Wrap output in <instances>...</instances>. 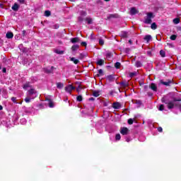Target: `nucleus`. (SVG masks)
I'll return each instance as SVG.
<instances>
[{
	"label": "nucleus",
	"mask_w": 181,
	"mask_h": 181,
	"mask_svg": "<svg viewBox=\"0 0 181 181\" xmlns=\"http://www.w3.org/2000/svg\"><path fill=\"white\" fill-rule=\"evenodd\" d=\"M98 73L99 74H103V69H99Z\"/></svg>",
	"instance_id": "obj_46"
},
{
	"label": "nucleus",
	"mask_w": 181,
	"mask_h": 181,
	"mask_svg": "<svg viewBox=\"0 0 181 181\" xmlns=\"http://www.w3.org/2000/svg\"><path fill=\"white\" fill-rule=\"evenodd\" d=\"M141 66H142V64L141 63V62L137 61V62H136V66H137V67H141Z\"/></svg>",
	"instance_id": "obj_35"
},
{
	"label": "nucleus",
	"mask_w": 181,
	"mask_h": 181,
	"mask_svg": "<svg viewBox=\"0 0 181 181\" xmlns=\"http://www.w3.org/2000/svg\"><path fill=\"white\" fill-rule=\"evenodd\" d=\"M56 53H57V54H63L64 53V52L57 50Z\"/></svg>",
	"instance_id": "obj_40"
},
{
	"label": "nucleus",
	"mask_w": 181,
	"mask_h": 181,
	"mask_svg": "<svg viewBox=\"0 0 181 181\" xmlns=\"http://www.w3.org/2000/svg\"><path fill=\"white\" fill-rule=\"evenodd\" d=\"M3 73H6V69L5 68L3 69Z\"/></svg>",
	"instance_id": "obj_48"
},
{
	"label": "nucleus",
	"mask_w": 181,
	"mask_h": 181,
	"mask_svg": "<svg viewBox=\"0 0 181 181\" xmlns=\"http://www.w3.org/2000/svg\"><path fill=\"white\" fill-rule=\"evenodd\" d=\"M115 67L116 69H119V67H121V63H119V62H116V63L115 64Z\"/></svg>",
	"instance_id": "obj_26"
},
{
	"label": "nucleus",
	"mask_w": 181,
	"mask_h": 181,
	"mask_svg": "<svg viewBox=\"0 0 181 181\" xmlns=\"http://www.w3.org/2000/svg\"><path fill=\"white\" fill-rule=\"evenodd\" d=\"M112 107L115 110H119V108H121V103H114L112 104Z\"/></svg>",
	"instance_id": "obj_5"
},
{
	"label": "nucleus",
	"mask_w": 181,
	"mask_h": 181,
	"mask_svg": "<svg viewBox=\"0 0 181 181\" xmlns=\"http://www.w3.org/2000/svg\"><path fill=\"white\" fill-rule=\"evenodd\" d=\"M111 56H112V54H111V52H108L107 54H106V57L107 59H110L111 57Z\"/></svg>",
	"instance_id": "obj_39"
},
{
	"label": "nucleus",
	"mask_w": 181,
	"mask_h": 181,
	"mask_svg": "<svg viewBox=\"0 0 181 181\" xmlns=\"http://www.w3.org/2000/svg\"><path fill=\"white\" fill-rule=\"evenodd\" d=\"M90 100H94V98H90Z\"/></svg>",
	"instance_id": "obj_54"
},
{
	"label": "nucleus",
	"mask_w": 181,
	"mask_h": 181,
	"mask_svg": "<svg viewBox=\"0 0 181 181\" xmlns=\"http://www.w3.org/2000/svg\"><path fill=\"white\" fill-rule=\"evenodd\" d=\"M136 74H138L137 72H132L129 74V77L132 78V77H134V76H136Z\"/></svg>",
	"instance_id": "obj_29"
},
{
	"label": "nucleus",
	"mask_w": 181,
	"mask_h": 181,
	"mask_svg": "<svg viewBox=\"0 0 181 181\" xmlns=\"http://www.w3.org/2000/svg\"><path fill=\"white\" fill-rule=\"evenodd\" d=\"M151 29H153V30H155V29H156V28H158V26L156 25V23H153L151 25Z\"/></svg>",
	"instance_id": "obj_22"
},
{
	"label": "nucleus",
	"mask_w": 181,
	"mask_h": 181,
	"mask_svg": "<svg viewBox=\"0 0 181 181\" xmlns=\"http://www.w3.org/2000/svg\"><path fill=\"white\" fill-rule=\"evenodd\" d=\"M48 104L50 108H53V107H54V103H53V101H52V100H48Z\"/></svg>",
	"instance_id": "obj_17"
},
{
	"label": "nucleus",
	"mask_w": 181,
	"mask_h": 181,
	"mask_svg": "<svg viewBox=\"0 0 181 181\" xmlns=\"http://www.w3.org/2000/svg\"><path fill=\"white\" fill-rule=\"evenodd\" d=\"M30 87V83H26L23 86V88L24 90H28Z\"/></svg>",
	"instance_id": "obj_16"
},
{
	"label": "nucleus",
	"mask_w": 181,
	"mask_h": 181,
	"mask_svg": "<svg viewBox=\"0 0 181 181\" xmlns=\"http://www.w3.org/2000/svg\"><path fill=\"white\" fill-rule=\"evenodd\" d=\"M81 45V46H87V42H82Z\"/></svg>",
	"instance_id": "obj_41"
},
{
	"label": "nucleus",
	"mask_w": 181,
	"mask_h": 181,
	"mask_svg": "<svg viewBox=\"0 0 181 181\" xmlns=\"http://www.w3.org/2000/svg\"><path fill=\"white\" fill-rule=\"evenodd\" d=\"M128 124H129V125H132L134 124V119H128Z\"/></svg>",
	"instance_id": "obj_33"
},
{
	"label": "nucleus",
	"mask_w": 181,
	"mask_h": 181,
	"mask_svg": "<svg viewBox=\"0 0 181 181\" xmlns=\"http://www.w3.org/2000/svg\"><path fill=\"white\" fill-rule=\"evenodd\" d=\"M158 110L159 111H163V110H165V106L163 105H160Z\"/></svg>",
	"instance_id": "obj_36"
},
{
	"label": "nucleus",
	"mask_w": 181,
	"mask_h": 181,
	"mask_svg": "<svg viewBox=\"0 0 181 181\" xmlns=\"http://www.w3.org/2000/svg\"><path fill=\"white\" fill-rule=\"evenodd\" d=\"M115 139L116 141H119V139H121V134H116Z\"/></svg>",
	"instance_id": "obj_32"
},
{
	"label": "nucleus",
	"mask_w": 181,
	"mask_h": 181,
	"mask_svg": "<svg viewBox=\"0 0 181 181\" xmlns=\"http://www.w3.org/2000/svg\"><path fill=\"white\" fill-rule=\"evenodd\" d=\"M71 43H77L80 42V39H78V37H74L71 39Z\"/></svg>",
	"instance_id": "obj_11"
},
{
	"label": "nucleus",
	"mask_w": 181,
	"mask_h": 181,
	"mask_svg": "<svg viewBox=\"0 0 181 181\" xmlns=\"http://www.w3.org/2000/svg\"><path fill=\"white\" fill-rule=\"evenodd\" d=\"M176 37H177V36H176V35H173L170 36V39L171 40H176Z\"/></svg>",
	"instance_id": "obj_31"
},
{
	"label": "nucleus",
	"mask_w": 181,
	"mask_h": 181,
	"mask_svg": "<svg viewBox=\"0 0 181 181\" xmlns=\"http://www.w3.org/2000/svg\"><path fill=\"white\" fill-rule=\"evenodd\" d=\"M45 73H52L53 71V66L51 67V69H45Z\"/></svg>",
	"instance_id": "obj_27"
},
{
	"label": "nucleus",
	"mask_w": 181,
	"mask_h": 181,
	"mask_svg": "<svg viewBox=\"0 0 181 181\" xmlns=\"http://www.w3.org/2000/svg\"><path fill=\"white\" fill-rule=\"evenodd\" d=\"M110 18H114V15H110Z\"/></svg>",
	"instance_id": "obj_51"
},
{
	"label": "nucleus",
	"mask_w": 181,
	"mask_h": 181,
	"mask_svg": "<svg viewBox=\"0 0 181 181\" xmlns=\"http://www.w3.org/2000/svg\"><path fill=\"white\" fill-rule=\"evenodd\" d=\"M158 132H162V131H163V129H162V127H158Z\"/></svg>",
	"instance_id": "obj_43"
},
{
	"label": "nucleus",
	"mask_w": 181,
	"mask_h": 181,
	"mask_svg": "<svg viewBox=\"0 0 181 181\" xmlns=\"http://www.w3.org/2000/svg\"><path fill=\"white\" fill-rule=\"evenodd\" d=\"M129 132V129L127 127H122L120 129V134H122V135H128Z\"/></svg>",
	"instance_id": "obj_4"
},
{
	"label": "nucleus",
	"mask_w": 181,
	"mask_h": 181,
	"mask_svg": "<svg viewBox=\"0 0 181 181\" xmlns=\"http://www.w3.org/2000/svg\"><path fill=\"white\" fill-rule=\"evenodd\" d=\"M23 52H26V50L24 49V50H23Z\"/></svg>",
	"instance_id": "obj_56"
},
{
	"label": "nucleus",
	"mask_w": 181,
	"mask_h": 181,
	"mask_svg": "<svg viewBox=\"0 0 181 181\" xmlns=\"http://www.w3.org/2000/svg\"><path fill=\"white\" fill-rule=\"evenodd\" d=\"M179 22H180V19L179 18H175L173 20V23L175 24V25H177V23H179Z\"/></svg>",
	"instance_id": "obj_30"
},
{
	"label": "nucleus",
	"mask_w": 181,
	"mask_h": 181,
	"mask_svg": "<svg viewBox=\"0 0 181 181\" xmlns=\"http://www.w3.org/2000/svg\"><path fill=\"white\" fill-rule=\"evenodd\" d=\"M149 88L153 90V91H158V86H156V84L155 83H151V85L149 86Z\"/></svg>",
	"instance_id": "obj_6"
},
{
	"label": "nucleus",
	"mask_w": 181,
	"mask_h": 181,
	"mask_svg": "<svg viewBox=\"0 0 181 181\" xmlns=\"http://www.w3.org/2000/svg\"><path fill=\"white\" fill-rule=\"evenodd\" d=\"M127 142H129V139H127Z\"/></svg>",
	"instance_id": "obj_53"
},
{
	"label": "nucleus",
	"mask_w": 181,
	"mask_h": 181,
	"mask_svg": "<svg viewBox=\"0 0 181 181\" xmlns=\"http://www.w3.org/2000/svg\"><path fill=\"white\" fill-rule=\"evenodd\" d=\"M11 9L15 12L19 10V4L18 3H15L14 5L11 7Z\"/></svg>",
	"instance_id": "obj_7"
},
{
	"label": "nucleus",
	"mask_w": 181,
	"mask_h": 181,
	"mask_svg": "<svg viewBox=\"0 0 181 181\" xmlns=\"http://www.w3.org/2000/svg\"><path fill=\"white\" fill-rule=\"evenodd\" d=\"M99 45H100L101 46H103V45H104V40L100 39V40H99Z\"/></svg>",
	"instance_id": "obj_38"
},
{
	"label": "nucleus",
	"mask_w": 181,
	"mask_h": 181,
	"mask_svg": "<svg viewBox=\"0 0 181 181\" xmlns=\"http://www.w3.org/2000/svg\"><path fill=\"white\" fill-rule=\"evenodd\" d=\"M20 4H25V0H18Z\"/></svg>",
	"instance_id": "obj_44"
},
{
	"label": "nucleus",
	"mask_w": 181,
	"mask_h": 181,
	"mask_svg": "<svg viewBox=\"0 0 181 181\" xmlns=\"http://www.w3.org/2000/svg\"><path fill=\"white\" fill-rule=\"evenodd\" d=\"M106 2H108V1H110V0H105Z\"/></svg>",
	"instance_id": "obj_52"
},
{
	"label": "nucleus",
	"mask_w": 181,
	"mask_h": 181,
	"mask_svg": "<svg viewBox=\"0 0 181 181\" xmlns=\"http://www.w3.org/2000/svg\"><path fill=\"white\" fill-rule=\"evenodd\" d=\"M160 84H163V86H170L172 84V81H160Z\"/></svg>",
	"instance_id": "obj_8"
},
{
	"label": "nucleus",
	"mask_w": 181,
	"mask_h": 181,
	"mask_svg": "<svg viewBox=\"0 0 181 181\" xmlns=\"http://www.w3.org/2000/svg\"><path fill=\"white\" fill-rule=\"evenodd\" d=\"M160 54L161 57H165V56H166V53L163 50L160 51Z\"/></svg>",
	"instance_id": "obj_25"
},
{
	"label": "nucleus",
	"mask_w": 181,
	"mask_h": 181,
	"mask_svg": "<svg viewBox=\"0 0 181 181\" xmlns=\"http://www.w3.org/2000/svg\"><path fill=\"white\" fill-rule=\"evenodd\" d=\"M129 43L130 45H132V40H129Z\"/></svg>",
	"instance_id": "obj_49"
},
{
	"label": "nucleus",
	"mask_w": 181,
	"mask_h": 181,
	"mask_svg": "<svg viewBox=\"0 0 181 181\" xmlns=\"http://www.w3.org/2000/svg\"><path fill=\"white\" fill-rule=\"evenodd\" d=\"M6 37H7V39H12V37H13V33L11 32L7 33L6 35Z\"/></svg>",
	"instance_id": "obj_10"
},
{
	"label": "nucleus",
	"mask_w": 181,
	"mask_h": 181,
	"mask_svg": "<svg viewBox=\"0 0 181 181\" xmlns=\"http://www.w3.org/2000/svg\"><path fill=\"white\" fill-rule=\"evenodd\" d=\"M19 104H22V102H20Z\"/></svg>",
	"instance_id": "obj_57"
},
{
	"label": "nucleus",
	"mask_w": 181,
	"mask_h": 181,
	"mask_svg": "<svg viewBox=\"0 0 181 181\" xmlns=\"http://www.w3.org/2000/svg\"><path fill=\"white\" fill-rule=\"evenodd\" d=\"M128 86H129V83H128V82L127 81H123L121 83V86L122 87H128Z\"/></svg>",
	"instance_id": "obj_19"
},
{
	"label": "nucleus",
	"mask_w": 181,
	"mask_h": 181,
	"mask_svg": "<svg viewBox=\"0 0 181 181\" xmlns=\"http://www.w3.org/2000/svg\"><path fill=\"white\" fill-rule=\"evenodd\" d=\"M93 97H99L100 96V91L95 90L93 92Z\"/></svg>",
	"instance_id": "obj_21"
},
{
	"label": "nucleus",
	"mask_w": 181,
	"mask_h": 181,
	"mask_svg": "<svg viewBox=\"0 0 181 181\" xmlns=\"http://www.w3.org/2000/svg\"><path fill=\"white\" fill-rule=\"evenodd\" d=\"M27 95L35 99L36 97H37V91H36V90L34 88H31L28 91Z\"/></svg>",
	"instance_id": "obj_2"
},
{
	"label": "nucleus",
	"mask_w": 181,
	"mask_h": 181,
	"mask_svg": "<svg viewBox=\"0 0 181 181\" xmlns=\"http://www.w3.org/2000/svg\"><path fill=\"white\" fill-rule=\"evenodd\" d=\"M136 13H138V10H136V8H132L130 10V14L131 15H136Z\"/></svg>",
	"instance_id": "obj_9"
},
{
	"label": "nucleus",
	"mask_w": 181,
	"mask_h": 181,
	"mask_svg": "<svg viewBox=\"0 0 181 181\" xmlns=\"http://www.w3.org/2000/svg\"><path fill=\"white\" fill-rule=\"evenodd\" d=\"M76 100L78 101L79 103L83 101V96H81V95L77 96Z\"/></svg>",
	"instance_id": "obj_28"
},
{
	"label": "nucleus",
	"mask_w": 181,
	"mask_h": 181,
	"mask_svg": "<svg viewBox=\"0 0 181 181\" xmlns=\"http://www.w3.org/2000/svg\"><path fill=\"white\" fill-rule=\"evenodd\" d=\"M50 15H51V13L49 11H45V16H50Z\"/></svg>",
	"instance_id": "obj_34"
},
{
	"label": "nucleus",
	"mask_w": 181,
	"mask_h": 181,
	"mask_svg": "<svg viewBox=\"0 0 181 181\" xmlns=\"http://www.w3.org/2000/svg\"><path fill=\"white\" fill-rule=\"evenodd\" d=\"M78 21H79L80 22H81V21H83V18H82L81 17H79V18H78Z\"/></svg>",
	"instance_id": "obj_47"
},
{
	"label": "nucleus",
	"mask_w": 181,
	"mask_h": 181,
	"mask_svg": "<svg viewBox=\"0 0 181 181\" xmlns=\"http://www.w3.org/2000/svg\"><path fill=\"white\" fill-rule=\"evenodd\" d=\"M64 86V85L63 83H57V87L58 88H63Z\"/></svg>",
	"instance_id": "obj_24"
},
{
	"label": "nucleus",
	"mask_w": 181,
	"mask_h": 181,
	"mask_svg": "<svg viewBox=\"0 0 181 181\" xmlns=\"http://www.w3.org/2000/svg\"><path fill=\"white\" fill-rule=\"evenodd\" d=\"M23 36H26V30H23Z\"/></svg>",
	"instance_id": "obj_45"
},
{
	"label": "nucleus",
	"mask_w": 181,
	"mask_h": 181,
	"mask_svg": "<svg viewBox=\"0 0 181 181\" xmlns=\"http://www.w3.org/2000/svg\"><path fill=\"white\" fill-rule=\"evenodd\" d=\"M83 15H86V13L85 12H83Z\"/></svg>",
	"instance_id": "obj_55"
},
{
	"label": "nucleus",
	"mask_w": 181,
	"mask_h": 181,
	"mask_svg": "<svg viewBox=\"0 0 181 181\" xmlns=\"http://www.w3.org/2000/svg\"><path fill=\"white\" fill-rule=\"evenodd\" d=\"M152 39V36L148 35H146L144 37V40H146V42H149V40H151Z\"/></svg>",
	"instance_id": "obj_20"
},
{
	"label": "nucleus",
	"mask_w": 181,
	"mask_h": 181,
	"mask_svg": "<svg viewBox=\"0 0 181 181\" xmlns=\"http://www.w3.org/2000/svg\"><path fill=\"white\" fill-rule=\"evenodd\" d=\"M81 90V87L78 86V88H76V91L78 93H80Z\"/></svg>",
	"instance_id": "obj_42"
},
{
	"label": "nucleus",
	"mask_w": 181,
	"mask_h": 181,
	"mask_svg": "<svg viewBox=\"0 0 181 181\" xmlns=\"http://www.w3.org/2000/svg\"><path fill=\"white\" fill-rule=\"evenodd\" d=\"M97 64H98V66H103V64H104V60L103 59H100L98 61Z\"/></svg>",
	"instance_id": "obj_23"
},
{
	"label": "nucleus",
	"mask_w": 181,
	"mask_h": 181,
	"mask_svg": "<svg viewBox=\"0 0 181 181\" xmlns=\"http://www.w3.org/2000/svg\"><path fill=\"white\" fill-rule=\"evenodd\" d=\"M86 22H87V23H88V25H91V23H93V18H90V17H87V18H86Z\"/></svg>",
	"instance_id": "obj_13"
},
{
	"label": "nucleus",
	"mask_w": 181,
	"mask_h": 181,
	"mask_svg": "<svg viewBox=\"0 0 181 181\" xmlns=\"http://www.w3.org/2000/svg\"><path fill=\"white\" fill-rule=\"evenodd\" d=\"M107 80L108 81H114V76L112 75H109L107 76Z\"/></svg>",
	"instance_id": "obj_18"
},
{
	"label": "nucleus",
	"mask_w": 181,
	"mask_h": 181,
	"mask_svg": "<svg viewBox=\"0 0 181 181\" xmlns=\"http://www.w3.org/2000/svg\"><path fill=\"white\" fill-rule=\"evenodd\" d=\"M153 13H147V16L145 18L144 23H147L148 25L152 23V18H153Z\"/></svg>",
	"instance_id": "obj_1"
},
{
	"label": "nucleus",
	"mask_w": 181,
	"mask_h": 181,
	"mask_svg": "<svg viewBox=\"0 0 181 181\" xmlns=\"http://www.w3.org/2000/svg\"><path fill=\"white\" fill-rule=\"evenodd\" d=\"M76 88L74 86H73L72 85H68L66 88H65V90L66 91V93H69V94H71V92L73 91V90H75Z\"/></svg>",
	"instance_id": "obj_3"
},
{
	"label": "nucleus",
	"mask_w": 181,
	"mask_h": 181,
	"mask_svg": "<svg viewBox=\"0 0 181 181\" xmlns=\"http://www.w3.org/2000/svg\"><path fill=\"white\" fill-rule=\"evenodd\" d=\"M31 100H34L33 98L27 95V97L24 99V101H25V103H29Z\"/></svg>",
	"instance_id": "obj_14"
},
{
	"label": "nucleus",
	"mask_w": 181,
	"mask_h": 181,
	"mask_svg": "<svg viewBox=\"0 0 181 181\" xmlns=\"http://www.w3.org/2000/svg\"><path fill=\"white\" fill-rule=\"evenodd\" d=\"M4 107H2V105H0V111H1V110H3Z\"/></svg>",
	"instance_id": "obj_50"
},
{
	"label": "nucleus",
	"mask_w": 181,
	"mask_h": 181,
	"mask_svg": "<svg viewBox=\"0 0 181 181\" xmlns=\"http://www.w3.org/2000/svg\"><path fill=\"white\" fill-rule=\"evenodd\" d=\"M22 121H25V119H23Z\"/></svg>",
	"instance_id": "obj_58"
},
{
	"label": "nucleus",
	"mask_w": 181,
	"mask_h": 181,
	"mask_svg": "<svg viewBox=\"0 0 181 181\" xmlns=\"http://www.w3.org/2000/svg\"><path fill=\"white\" fill-rule=\"evenodd\" d=\"M11 101H13V103L15 104H18V102H16V98L15 97L11 98Z\"/></svg>",
	"instance_id": "obj_37"
},
{
	"label": "nucleus",
	"mask_w": 181,
	"mask_h": 181,
	"mask_svg": "<svg viewBox=\"0 0 181 181\" xmlns=\"http://www.w3.org/2000/svg\"><path fill=\"white\" fill-rule=\"evenodd\" d=\"M1 66H0V70H1Z\"/></svg>",
	"instance_id": "obj_59"
},
{
	"label": "nucleus",
	"mask_w": 181,
	"mask_h": 181,
	"mask_svg": "<svg viewBox=\"0 0 181 181\" xmlns=\"http://www.w3.org/2000/svg\"><path fill=\"white\" fill-rule=\"evenodd\" d=\"M71 62H74V64H78L80 61H78V59H77L74 57H72V58H71Z\"/></svg>",
	"instance_id": "obj_15"
},
{
	"label": "nucleus",
	"mask_w": 181,
	"mask_h": 181,
	"mask_svg": "<svg viewBox=\"0 0 181 181\" xmlns=\"http://www.w3.org/2000/svg\"><path fill=\"white\" fill-rule=\"evenodd\" d=\"M80 47L78 45H74L71 47V50L73 52H76V50H78V49Z\"/></svg>",
	"instance_id": "obj_12"
}]
</instances>
